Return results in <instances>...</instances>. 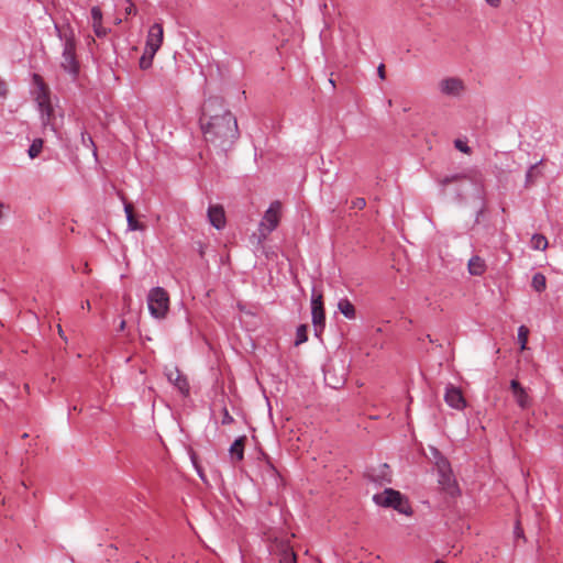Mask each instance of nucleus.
<instances>
[{"mask_svg":"<svg viewBox=\"0 0 563 563\" xmlns=\"http://www.w3.org/2000/svg\"><path fill=\"white\" fill-rule=\"evenodd\" d=\"M201 130L205 140L223 150L231 146L239 136L238 122L224 108L223 100L211 97L202 106Z\"/></svg>","mask_w":563,"mask_h":563,"instance_id":"obj_1","label":"nucleus"},{"mask_svg":"<svg viewBox=\"0 0 563 563\" xmlns=\"http://www.w3.org/2000/svg\"><path fill=\"white\" fill-rule=\"evenodd\" d=\"M33 82L35 86L34 98L40 111L42 125L44 129L49 128L56 133V115L51 103L48 87L45 85L43 78L37 74L33 75Z\"/></svg>","mask_w":563,"mask_h":563,"instance_id":"obj_2","label":"nucleus"},{"mask_svg":"<svg viewBox=\"0 0 563 563\" xmlns=\"http://www.w3.org/2000/svg\"><path fill=\"white\" fill-rule=\"evenodd\" d=\"M60 37L65 41L60 65L65 71L69 73L73 77H76L79 73V63L76 57L74 33L71 31L64 32L60 34Z\"/></svg>","mask_w":563,"mask_h":563,"instance_id":"obj_3","label":"nucleus"},{"mask_svg":"<svg viewBox=\"0 0 563 563\" xmlns=\"http://www.w3.org/2000/svg\"><path fill=\"white\" fill-rule=\"evenodd\" d=\"M374 501L383 507H393L404 515H411V508L404 496L391 488L385 489L380 494L374 495Z\"/></svg>","mask_w":563,"mask_h":563,"instance_id":"obj_4","label":"nucleus"},{"mask_svg":"<svg viewBox=\"0 0 563 563\" xmlns=\"http://www.w3.org/2000/svg\"><path fill=\"white\" fill-rule=\"evenodd\" d=\"M280 211L282 205L279 201L272 202L269 208L265 211L258 225V243H262L267 235L277 228L280 219Z\"/></svg>","mask_w":563,"mask_h":563,"instance_id":"obj_5","label":"nucleus"},{"mask_svg":"<svg viewBox=\"0 0 563 563\" xmlns=\"http://www.w3.org/2000/svg\"><path fill=\"white\" fill-rule=\"evenodd\" d=\"M466 90L465 81L457 76H445L438 81V91L446 98L460 99Z\"/></svg>","mask_w":563,"mask_h":563,"instance_id":"obj_6","label":"nucleus"},{"mask_svg":"<svg viewBox=\"0 0 563 563\" xmlns=\"http://www.w3.org/2000/svg\"><path fill=\"white\" fill-rule=\"evenodd\" d=\"M148 309L155 318H163L169 308V296L162 287L153 288L147 298Z\"/></svg>","mask_w":563,"mask_h":563,"instance_id":"obj_7","label":"nucleus"},{"mask_svg":"<svg viewBox=\"0 0 563 563\" xmlns=\"http://www.w3.org/2000/svg\"><path fill=\"white\" fill-rule=\"evenodd\" d=\"M267 540L272 543L271 551L279 556V563H296V554L287 539L268 534Z\"/></svg>","mask_w":563,"mask_h":563,"instance_id":"obj_8","label":"nucleus"},{"mask_svg":"<svg viewBox=\"0 0 563 563\" xmlns=\"http://www.w3.org/2000/svg\"><path fill=\"white\" fill-rule=\"evenodd\" d=\"M311 314L316 334L319 335L324 328L325 313L323 308V295L321 291L317 290V288H313L311 294Z\"/></svg>","mask_w":563,"mask_h":563,"instance_id":"obj_9","label":"nucleus"},{"mask_svg":"<svg viewBox=\"0 0 563 563\" xmlns=\"http://www.w3.org/2000/svg\"><path fill=\"white\" fill-rule=\"evenodd\" d=\"M437 470L441 487L451 495L455 494L457 492V485L449 462L445 459H440L437 462Z\"/></svg>","mask_w":563,"mask_h":563,"instance_id":"obj_10","label":"nucleus"},{"mask_svg":"<svg viewBox=\"0 0 563 563\" xmlns=\"http://www.w3.org/2000/svg\"><path fill=\"white\" fill-rule=\"evenodd\" d=\"M165 376L183 395L187 396L189 394V383L176 365H167Z\"/></svg>","mask_w":563,"mask_h":563,"instance_id":"obj_11","label":"nucleus"},{"mask_svg":"<svg viewBox=\"0 0 563 563\" xmlns=\"http://www.w3.org/2000/svg\"><path fill=\"white\" fill-rule=\"evenodd\" d=\"M163 25L161 23H154L147 32L144 49L156 54L163 44Z\"/></svg>","mask_w":563,"mask_h":563,"instance_id":"obj_12","label":"nucleus"},{"mask_svg":"<svg viewBox=\"0 0 563 563\" xmlns=\"http://www.w3.org/2000/svg\"><path fill=\"white\" fill-rule=\"evenodd\" d=\"M510 390L512 393L514 399L516 404L521 408L522 410L528 409L532 405V399L529 396L527 389L522 387V385L517 380L512 379L510 382Z\"/></svg>","mask_w":563,"mask_h":563,"instance_id":"obj_13","label":"nucleus"},{"mask_svg":"<svg viewBox=\"0 0 563 563\" xmlns=\"http://www.w3.org/2000/svg\"><path fill=\"white\" fill-rule=\"evenodd\" d=\"M444 400L450 407L457 410H461L466 406V400L464 399L461 389L453 385L446 387Z\"/></svg>","mask_w":563,"mask_h":563,"instance_id":"obj_14","label":"nucleus"},{"mask_svg":"<svg viewBox=\"0 0 563 563\" xmlns=\"http://www.w3.org/2000/svg\"><path fill=\"white\" fill-rule=\"evenodd\" d=\"M208 219L210 224L214 227L217 230H221L225 227V213L221 206H210L208 208Z\"/></svg>","mask_w":563,"mask_h":563,"instance_id":"obj_15","label":"nucleus"},{"mask_svg":"<svg viewBox=\"0 0 563 563\" xmlns=\"http://www.w3.org/2000/svg\"><path fill=\"white\" fill-rule=\"evenodd\" d=\"M246 443V437L242 435L238 438L230 446L229 453L233 462H240L244 457V448Z\"/></svg>","mask_w":563,"mask_h":563,"instance_id":"obj_16","label":"nucleus"},{"mask_svg":"<svg viewBox=\"0 0 563 563\" xmlns=\"http://www.w3.org/2000/svg\"><path fill=\"white\" fill-rule=\"evenodd\" d=\"M92 29L98 37L106 36L108 31L102 26V12L100 8L93 7L91 9Z\"/></svg>","mask_w":563,"mask_h":563,"instance_id":"obj_17","label":"nucleus"},{"mask_svg":"<svg viewBox=\"0 0 563 563\" xmlns=\"http://www.w3.org/2000/svg\"><path fill=\"white\" fill-rule=\"evenodd\" d=\"M124 211L126 214L128 228L130 231H143L145 229V225L134 218L133 207L131 203L124 205Z\"/></svg>","mask_w":563,"mask_h":563,"instance_id":"obj_18","label":"nucleus"},{"mask_svg":"<svg viewBox=\"0 0 563 563\" xmlns=\"http://www.w3.org/2000/svg\"><path fill=\"white\" fill-rule=\"evenodd\" d=\"M486 265L484 260L474 256L468 261V271L474 276H481L485 272Z\"/></svg>","mask_w":563,"mask_h":563,"instance_id":"obj_19","label":"nucleus"},{"mask_svg":"<svg viewBox=\"0 0 563 563\" xmlns=\"http://www.w3.org/2000/svg\"><path fill=\"white\" fill-rule=\"evenodd\" d=\"M338 308H339L340 312L347 319L355 318V308L352 305V302L349 301L347 299H341L338 303Z\"/></svg>","mask_w":563,"mask_h":563,"instance_id":"obj_20","label":"nucleus"},{"mask_svg":"<svg viewBox=\"0 0 563 563\" xmlns=\"http://www.w3.org/2000/svg\"><path fill=\"white\" fill-rule=\"evenodd\" d=\"M44 141L40 137L34 139L27 150V155L31 159L36 158L42 153Z\"/></svg>","mask_w":563,"mask_h":563,"instance_id":"obj_21","label":"nucleus"},{"mask_svg":"<svg viewBox=\"0 0 563 563\" xmlns=\"http://www.w3.org/2000/svg\"><path fill=\"white\" fill-rule=\"evenodd\" d=\"M530 245L533 250L544 251L548 247V240L542 234H533L530 241Z\"/></svg>","mask_w":563,"mask_h":563,"instance_id":"obj_22","label":"nucleus"},{"mask_svg":"<svg viewBox=\"0 0 563 563\" xmlns=\"http://www.w3.org/2000/svg\"><path fill=\"white\" fill-rule=\"evenodd\" d=\"M540 176V170L538 169V165H532L529 167V169L526 173V187L532 186L536 180Z\"/></svg>","mask_w":563,"mask_h":563,"instance_id":"obj_23","label":"nucleus"},{"mask_svg":"<svg viewBox=\"0 0 563 563\" xmlns=\"http://www.w3.org/2000/svg\"><path fill=\"white\" fill-rule=\"evenodd\" d=\"M528 336L529 329L526 325H520L518 329V341L520 344V351L527 350Z\"/></svg>","mask_w":563,"mask_h":563,"instance_id":"obj_24","label":"nucleus"},{"mask_svg":"<svg viewBox=\"0 0 563 563\" xmlns=\"http://www.w3.org/2000/svg\"><path fill=\"white\" fill-rule=\"evenodd\" d=\"M154 56H155L154 53H150L144 49L143 55L140 58V68L148 69L153 64Z\"/></svg>","mask_w":563,"mask_h":563,"instance_id":"obj_25","label":"nucleus"},{"mask_svg":"<svg viewBox=\"0 0 563 563\" xmlns=\"http://www.w3.org/2000/svg\"><path fill=\"white\" fill-rule=\"evenodd\" d=\"M307 340H308L307 325L301 324L298 327L297 332H296L295 345H300V344L305 343Z\"/></svg>","mask_w":563,"mask_h":563,"instance_id":"obj_26","label":"nucleus"},{"mask_svg":"<svg viewBox=\"0 0 563 563\" xmlns=\"http://www.w3.org/2000/svg\"><path fill=\"white\" fill-rule=\"evenodd\" d=\"M465 176L464 175H453V176H446L444 178H442L440 180V184L442 186H448L449 184L453 183V181H459L461 179H464Z\"/></svg>","mask_w":563,"mask_h":563,"instance_id":"obj_27","label":"nucleus"},{"mask_svg":"<svg viewBox=\"0 0 563 563\" xmlns=\"http://www.w3.org/2000/svg\"><path fill=\"white\" fill-rule=\"evenodd\" d=\"M382 468V472L380 474L377 476V478H380L382 481L384 482H387V483H390V478H389V467L387 464H384L380 466Z\"/></svg>","mask_w":563,"mask_h":563,"instance_id":"obj_28","label":"nucleus"},{"mask_svg":"<svg viewBox=\"0 0 563 563\" xmlns=\"http://www.w3.org/2000/svg\"><path fill=\"white\" fill-rule=\"evenodd\" d=\"M234 421L233 417L229 413L228 409H223L222 424H231Z\"/></svg>","mask_w":563,"mask_h":563,"instance_id":"obj_29","label":"nucleus"},{"mask_svg":"<svg viewBox=\"0 0 563 563\" xmlns=\"http://www.w3.org/2000/svg\"><path fill=\"white\" fill-rule=\"evenodd\" d=\"M455 147L466 154L470 153V151H471L470 147L465 143H463L461 140L455 141Z\"/></svg>","mask_w":563,"mask_h":563,"instance_id":"obj_30","label":"nucleus"},{"mask_svg":"<svg viewBox=\"0 0 563 563\" xmlns=\"http://www.w3.org/2000/svg\"><path fill=\"white\" fill-rule=\"evenodd\" d=\"M126 2H128V7L125 8V13L126 14H134V13H136L135 5L130 0H126Z\"/></svg>","mask_w":563,"mask_h":563,"instance_id":"obj_31","label":"nucleus"},{"mask_svg":"<svg viewBox=\"0 0 563 563\" xmlns=\"http://www.w3.org/2000/svg\"><path fill=\"white\" fill-rule=\"evenodd\" d=\"M377 75L378 77L384 80L386 78V73H385V66L384 64H380L378 67H377Z\"/></svg>","mask_w":563,"mask_h":563,"instance_id":"obj_32","label":"nucleus"},{"mask_svg":"<svg viewBox=\"0 0 563 563\" xmlns=\"http://www.w3.org/2000/svg\"><path fill=\"white\" fill-rule=\"evenodd\" d=\"M8 93L7 84L0 78V96L4 97Z\"/></svg>","mask_w":563,"mask_h":563,"instance_id":"obj_33","label":"nucleus"},{"mask_svg":"<svg viewBox=\"0 0 563 563\" xmlns=\"http://www.w3.org/2000/svg\"><path fill=\"white\" fill-rule=\"evenodd\" d=\"M515 534H516L517 538H523V530L520 527L519 521L516 525Z\"/></svg>","mask_w":563,"mask_h":563,"instance_id":"obj_34","label":"nucleus"},{"mask_svg":"<svg viewBox=\"0 0 563 563\" xmlns=\"http://www.w3.org/2000/svg\"><path fill=\"white\" fill-rule=\"evenodd\" d=\"M354 207L355 208H358V209H362L365 207V200L363 198H357L355 201H354Z\"/></svg>","mask_w":563,"mask_h":563,"instance_id":"obj_35","label":"nucleus"},{"mask_svg":"<svg viewBox=\"0 0 563 563\" xmlns=\"http://www.w3.org/2000/svg\"><path fill=\"white\" fill-rule=\"evenodd\" d=\"M533 285H534V289L537 292H542L543 290H545L547 284H533Z\"/></svg>","mask_w":563,"mask_h":563,"instance_id":"obj_36","label":"nucleus"},{"mask_svg":"<svg viewBox=\"0 0 563 563\" xmlns=\"http://www.w3.org/2000/svg\"><path fill=\"white\" fill-rule=\"evenodd\" d=\"M5 209H8V207H7L4 203H2V202H1V203H0V221H2V220H3V218H4V216H5V214H4V210H5Z\"/></svg>","mask_w":563,"mask_h":563,"instance_id":"obj_37","label":"nucleus"},{"mask_svg":"<svg viewBox=\"0 0 563 563\" xmlns=\"http://www.w3.org/2000/svg\"><path fill=\"white\" fill-rule=\"evenodd\" d=\"M544 276L542 274H536L533 277H532V282H544Z\"/></svg>","mask_w":563,"mask_h":563,"instance_id":"obj_38","label":"nucleus"},{"mask_svg":"<svg viewBox=\"0 0 563 563\" xmlns=\"http://www.w3.org/2000/svg\"><path fill=\"white\" fill-rule=\"evenodd\" d=\"M489 5L497 8L500 4V0H485Z\"/></svg>","mask_w":563,"mask_h":563,"instance_id":"obj_39","label":"nucleus"},{"mask_svg":"<svg viewBox=\"0 0 563 563\" xmlns=\"http://www.w3.org/2000/svg\"><path fill=\"white\" fill-rule=\"evenodd\" d=\"M125 325H126V322L124 320H122L119 324V330L120 331H123L125 329Z\"/></svg>","mask_w":563,"mask_h":563,"instance_id":"obj_40","label":"nucleus"},{"mask_svg":"<svg viewBox=\"0 0 563 563\" xmlns=\"http://www.w3.org/2000/svg\"><path fill=\"white\" fill-rule=\"evenodd\" d=\"M58 333H59L60 336L63 335V330H62L60 325H58Z\"/></svg>","mask_w":563,"mask_h":563,"instance_id":"obj_41","label":"nucleus"},{"mask_svg":"<svg viewBox=\"0 0 563 563\" xmlns=\"http://www.w3.org/2000/svg\"><path fill=\"white\" fill-rule=\"evenodd\" d=\"M434 563H445V562H444V561H442V560H438V561H435Z\"/></svg>","mask_w":563,"mask_h":563,"instance_id":"obj_42","label":"nucleus"}]
</instances>
